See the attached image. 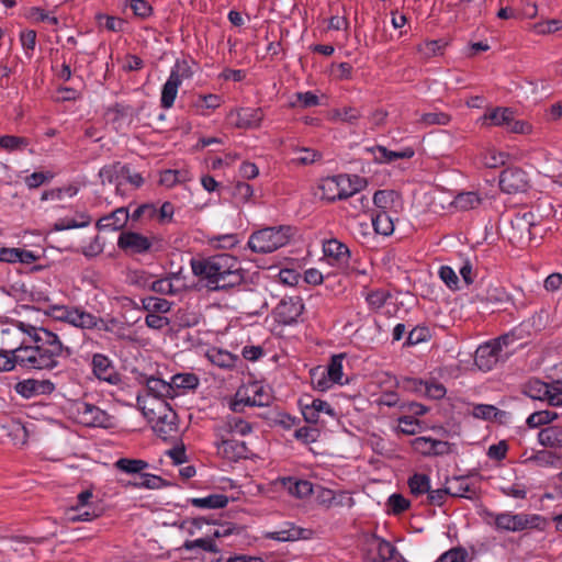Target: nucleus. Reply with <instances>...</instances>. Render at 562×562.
I'll list each match as a JSON object with an SVG mask.
<instances>
[{
	"label": "nucleus",
	"instance_id": "7",
	"mask_svg": "<svg viewBox=\"0 0 562 562\" xmlns=\"http://www.w3.org/2000/svg\"><path fill=\"white\" fill-rule=\"evenodd\" d=\"M217 448V456L229 461L237 462L241 459H248L250 450L245 441L228 438L227 435L222 434V430H215Z\"/></svg>",
	"mask_w": 562,
	"mask_h": 562
},
{
	"label": "nucleus",
	"instance_id": "22",
	"mask_svg": "<svg viewBox=\"0 0 562 562\" xmlns=\"http://www.w3.org/2000/svg\"><path fill=\"white\" fill-rule=\"evenodd\" d=\"M128 217L130 215L127 209L119 207L111 214L101 217L97 222V227L99 229L120 231L126 225Z\"/></svg>",
	"mask_w": 562,
	"mask_h": 562
},
{
	"label": "nucleus",
	"instance_id": "46",
	"mask_svg": "<svg viewBox=\"0 0 562 562\" xmlns=\"http://www.w3.org/2000/svg\"><path fill=\"white\" fill-rule=\"evenodd\" d=\"M91 223V216L87 213H79L74 218H60L54 224L55 231L86 227Z\"/></svg>",
	"mask_w": 562,
	"mask_h": 562
},
{
	"label": "nucleus",
	"instance_id": "30",
	"mask_svg": "<svg viewBox=\"0 0 562 562\" xmlns=\"http://www.w3.org/2000/svg\"><path fill=\"white\" fill-rule=\"evenodd\" d=\"M321 198L329 203L341 201L338 176L327 177L319 184Z\"/></svg>",
	"mask_w": 562,
	"mask_h": 562
},
{
	"label": "nucleus",
	"instance_id": "56",
	"mask_svg": "<svg viewBox=\"0 0 562 562\" xmlns=\"http://www.w3.org/2000/svg\"><path fill=\"white\" fill-rule=\"evenodd\" d=\"M171 383L175 386V391L177 389L192 390L198 386L199 379L193 373L176 374L172 376Z\"/></svg>",
	"mask_w": 562,
	"mask_h": 562
},
{
	"label": "nucleus",
	"instance_id": "12",
	"mask_svg": "<svg viewBox=\"0 0 562 562\" xmlns=\"http://www.w3.org/2000/svg\"><path fill=\"white\" fill-rule=\"evenodd\" d=\"M512 355V351L501 352L499 349L488 341L480 346L475 351L474 362L482 371H490L499 362L505 361Z\"/></svg>",
	"mask_w": 562,
	"mask_h": 562
},
{
	"label": "nucleus",
	"instance_id": "18",
	"mask_svg": "<svg viewBox=\"0 0 562 562\" xmlns=\"http://www.w3.org/2000/svg\"><path fill=\"white\" fill-rule=\"evenodd\" d=\"M450 496L463 497L468 499H475L479 497V486L475 483L470 482L468 476H456L448 481Z\"/></svg>",
	"mask_w": 562,
	"mask_h": 562
},
{
	"label": "nucleus",
	"instance_id": "52",
	"mask_svg": "<svg viewBox=\"0 0 562 562\" xmlns=\"http://www.w3.org/2000/svg\"><path fill=\"white\" fill-rule=\"evenodd\" d=\"M560 457L552 451L549 450H540L530 456L526 462L533 463L539 467H553Z\"/></svg>",
	"mask_w": 562,
	"mask_h": 562
},
{
	"label": "nucleus",
	"instance_id": "20",
	"mask_svg": "<svg viewBox=\"0 0 562 562\" xmlns=\"http://www.w3.org/2000/svg\"><path fill=\"white\" fill-rule=\"evenodd\" d=\"M342 201L340 209L348 218H357L370 210V200L366 195H353Z\"/></svg>",
	"mask_w": 562,
	"mask_h": 562
},
{
	"label": "nucleus",
	"instance_id": "28",
	"mask_svg": "<svg viewBox=\"0 0 562 562\" xmlns=\"http://www.w3.org/2000/svg\"><path fill=\"white\" fill-rule=\"evenodd\" d=\"M538 441L547 448H562V426H548L538 434Z\"/></svg>",
	"mask_w": 562,
	"mask_h": 562
},
{
	"label": "nucleus",
	"instance_id": "51",
	"mask_svg": "<svg viewBox=\"0 0 562 562\" xmlns=\"http://www.w3.org/2000/svg\"><path fill=\"white\" fill-rule=\"evenodd\" d=\"M79 188L76 184H69L63 188H54L50 190H46L42 193L41 200H61L64 196H74L78 193Z\"/></svg>",
	"mask_w": 562,
	"mask_h": 562
},
{
	"label": "nucleus",
	"instance_id": "36",
	"mask_svg": "<svg viewBox=\"0 0 562 562\" xmlns=\"http://www.w3.org/2000/svg\"><path fill=\"white\" fill-rule=\"evenodd\" d=\"M193 65H195V63L192 59H177L169 77L181 83L186 79H191L194 75Z\"/></svg>",
	"mask_w": 562,
	"mask_h": 562
},
{
	"label": "nucleus",
	"instance_id": "8",
	"mask_svg": "<svg viewBox=\"0 0 562 562\" xmlns=\"http://www.w3.org/2000/svg\"><path fill=\"white\" fill-rule=\"evenodd\" d=\"M499 188L508 194L525 192L529 188L527 172L520 167H509L499 175Z\"/></svg>",
	"mask_w": 562,
	"mask_h": 562
},
{
	"label": "nucleus",
	"instance_id": "11",
	"mask_svg": "<svg viewBox=\"0 0 562 562\" xmlns=\"http://www.w3.org/2000/svg\"><path fill=\"white\" fill-rule=\"evenodd\" d=\"M155 243L156 238H148L136 232H123L117 239L120 249L137 255L151 251Z\"/></svg>",
	"mask_w": 562,
	"mask_h": 562
},
{
	"label": "nucleus",
	"instance_id": "24",
	"mask_svg": "<svg viewBox=\"0 0 562 562\" xmlns=\"http://www.w3.org/2000/svg\"><path fill=\"white\" fill-rule=\"evenodd\" d=\"M149 394L157 398H173L178 396V392L175 391V386L170 382H166L162 379L150 376L146 382Z\"/></svg>",
	"mask_w": 562,
	"mask_h": 562
},
{
	"label": "nucleus",
	"instance_id": "50",
	"mask_svg": "<svg viewBox=\"0 0 562 562\" xmlns=\"http://www.w3.org/2000/svg\"><path fill=\"white\" fill-rule=\"evenodd\" d=\"M29 145L30 140L26 137L15 135L0 136V148L7 151L23 150Z\"/></svg>",
	"mask_w": 562,
	"mask_h": 562
},
{
	"label": "nucleus",
	"instance_id": "19",
	"mask_svg": "<svg viewBox=\"0 0 562 562\" xmlns=\"http://www.w3.org/2000/svg\"><path fill=\"white\" fill-rule=\"evenodd\" d=\"M325 257L333 260L331 265L346 266L350 259L348 246L336 238L328 239L323 244Z\"/></svg>",
	"mask_w": 562,
	"mask_h": 562
},
{
	"label": "nucleus",
	"instance_id": "5",
	"mask_svg": "<svg viewBox=\"0 0 562 562\" xmlns=\"http://www.w3.org/2000/svg\"><path fill=\"white\" fill-rule=\"evenodd\" d=\"M291 235V226L266 227L250 235L248 247L258 254L272 252L286 245Z\"/></svg>",
	"mask_w": 562,
	"mask_h": 562
},
{
	"label": "nucleus",
	"instance_id": "2",
	"mask_svg": "<svg viewBox=\"0 0 562 562\" xmlns=\"http://www.w3.org/2000/svg\"><path fill=\"white\" fill-rule=\"evenodd\" d=\"M192 271L206 281L211 291L235 288L244 282L245 276L240 262L228 254H220L203 260H193Z\"/></svg>",
	"mask_w": 562,
	"mask_h": 562
},
{
	"label": "nucleus",
	"instance_id": "16",
	"mask_svg": "<svg viewBox=\"0 0 562 562\" xmlns=\"http://www.w3.org/2000/svg\"><path fill=\"white\" fill-rule=\"evenodd\" d=\"M313 533L312 529L301 528L293 522H285L280 530L266 533V538L277 541H296L299 539H311Z\"/></svg>",
	"mask_w": 562,
	"mask_h": 562
},
{
	"label": "nucleus",
	"instance_id": "64",
	"mask_svg": "<svg viewBox=\"0 0 562 562\" xmlns=\"http://www.w3.org/2000/svg\"><path fill=\"white\" fill-rule=\"evenodd\" d=\"M467 558V550L462 547H458L442 553L436 562H465Z\"/></svg>",
	"mask_w": 562,
	"mask_h": 562
},
{
	"label": "nucleus",
	"instance_id": "15",
	"mask_svg": "<svg viewBox=\"0 0 562 562\" xmlns=\"http://www.w3.org/2000/svg\"><path fill=\"white\" fill-rule=\"evenodd\" d=\"M228 117L233 120L234 125L238 128H257L263 120V111L261 108H241L236 111H231Z\"/></svg>",
	"mask_w": 562,
	"mask_h": 562
},
{
	"label": "nucleus",
	"instance_id": "32",
	"mask_svg": "<svg viewBox=\"0 0 562 562\" xmlns=\"http://www.w3.org/2000/svg\"><path fill=\"white\" fill-rule=\"evenodd\" d=\"M553 386L544 383L540 380L529 381L525 385L524 393L532 400L547 401L549 403V396L552 394Z\"/></svg>",
	"mask_w": 562,
	"mask_h": 562
},
{
	"label": "nucleus",
	"instance_id": "49",
	"mask_svg": "<svg viewBox=\"0 0 562 562\" xmlns=\"http://www.w3.org/2000/svg\"><path fill=\"white\" fill-rule=\"evenodd\" d=\"M143 308L148 313H168L171 308V303L166 299L149 296L142 300Z\"/></svg>",
	"mask_w": 562,
	"mask_h": 562
},
{
	"label": "nucleus",
	"instance_id": "54",
	"mask_svg": "<svg viewBox=\"0 0 562 562\" xmlns=\"http://www.w3.org/2000/svg\"><path fill=\"white\" fill-rule=\"evenodd\" d=\"M397 431L403 435H415L422 429V423L414 416H401L397 419Z\"/></svg>",
	"mask_w": 562,
	"mask_h": 562
},
{
	"label": "nucleus",
	"instance_id": "23",
	"mask_svg": "<svg viewBox=\"0 0 562 562\" xmlns=\"http://www.w3.org/2000/svg\"><path fill=\"white\" fill-rule=\"evenodd\" d=\"M176 413L170 411L169 414H165L164 416H159L153 426L154 431L158 437L164 440L172 438L178 432V426L175 422Z\"/></svg>",
	"mask_w": 562,
	"mask_h": 562
},
{
	"label": "nucleus",
	"instance_id": "26",
	"mask_svg": "<svg viewBox=\"0 0 562 562\" xmlns=\"http://www.w3.org/2000/svg\"><path fill=\"white\" fill-rule=\"evenodd\" d=\"M222 103L218 94H198L191 102V108L195 114L205 115V110H215Z\"/></svg>",
	"mask_w": 562,
	"mask_h": 562
},
{
	"label": "nucleus",
	"instance_id": "31",
	"mask_svg": "<svg viewBox=\"0 0 562 562\" xmlns=\"http://www.w3.org/2000/svg\"><path fill=\"white\" fill-rule=\"evenodd\" d=\"M472 416L488 422H503L506 417V412L498 409L494 405L476 404L473 406Z\"/></svg>",
	"mask_w": 562,
	"mask_h": 562
},
{
	"label": "nucleus",
	"instance_id": "9",
	"mask_svg": "<svg viewBox=\"0 0 562 562\" xmlns=\"http://www.w3.org/2000/svg\"><path fill=\"white\" fill-rule=\"evenodd\" d=\"M77 418L80 424L87 427L110 428L113 426L111 415L89 403L78 404Z\"/></svg>",
	"mask_w": 562,
	"mask_h": 562
},
{
	"label": "nucleus",
	"instance_id": "41",
	"mask_svg": "<svg viewBox=\"0 0 562 562\" xmlns=\"http://www.w3.org/2000/svg\"><path fill=\"white\" fill-rule=\"evenodd\" d=\"M411 493L415 496H423L429 492L430 477L424 473H415L407 481Z\"/></svg>",
	"mask_w": 562,
	"mask_h": 562
},
{
	"label": "nucleus",
	"instance_id": "63",
	"mask_svg": "<svg viewBox=\"0 0 562 562\" xmlns=\"http://www.w3.org/2000/svg\"><path fill=\"white\" fill-rule=\"evenodd\" d=\"M390 297L389 292L384 290H374L367 294L366 301L373 310H380Z\"/></svg>",
	"mask_w": 562,
	"mask_h": 562
},
{
	"label": "nucleus",
	"instance_id": "35",
	"mask_svg": "<svg viewBox=\"0 0 562 562\" xmlns=\"http://www.w3.org/2000/svg\"><path fill=\"white\" fill-rule=\"evenodd\" d=\"M372 226L376 234L390 236L394 232V223L385 210L378 211L372 216Z\"/></svg>",
	"mask_w": 562,
	"mask_h": 562
},
{
	"label": "nucleus",
	"instance_id": "25",
	"mask_svg": "<svg viewBox=\"0 0 562 562\" xmlns=\"http://www.w3.org/2000/svg\"><path fill=\"white\" fill-rule=\"evenodd\" d=\"M215 430H222V434L233 435L238 434L240 436H246L252 430V426L237 416H227L224 424L218 426Z\"/></svg>",
	"mask_w": 562,
	"mask_h": 562
},
{
	"label": "nucleus",
	"instance_id": "60",
	"mask_svg": "<svg viewBox=\"0 0 562 562\" xmlns=\"http://www.w3.org/2000/svg\"><path fill=\"white\" fill-rule=\"evenodd\" d=\"M137 488H148V490H157L166 485V482L162 477L149 473H142L136 483Z\"/></svg>",
	"mask_w": 562,
	"mask_h": 562
},
{
	"label": "nucleus",
	"instance_id": "57",
	"mask_svg": "<svg viewBox=\"0 0 562 562\" xmlns=\"http://www.w3.org/2000/svg\"><path fill=\"white\" fill-rule=\"evenodd\" d=\"M311 376L314 387L319 391H326L334 384V381H331V379L327 375L325 369H313L311 371Z\"/></svg>",
	"mask_w": 562,
	"mask_h": 562
},
{
	"label": "nucleus",
	"instance_id": "21",
	"mask_svg": "<svg viewBox=\"0 0 562 562\" xmlns=\"http://www.w3.org/2000/svg\"><path fill=\"white\" fill-rule=\"evenodd\" d=\"M323 412L329 416H335L334 408L326 401L319 398H315L311 404L302 406L304 420L308 424H317L319 420V414Z\"/></svg>",
	"mask_w": 562,
	"mask_h": 562
},
{
	"label": "nucleus",
	"instance_id": "55",
	"mask_svg": "<svg viewBox=\"0 0 562 562\" xmlns=\"http://www.w3.org/2000/svg\"><path fill=\"white\" fill-rule=\"evenodd\" d=\"M345 355H334L330 358V361L327 366V369L325 371L327 372V375L334 381V383L342 384V360Z\"/></svg>",
	"mask_w": 562,
	"mask_h": 562
},
{
	"label": "nucleus",
	"instance_id": "59",
	"mask_svg": "<svg viewBox=\"0 0 562 562\" xmlns=\"http://www.w3.org/2000/svg\"><path fill=\"white\" fill-rule=\"evenodd\" d=\"M446 46V43H442V41H427L420 45H418V52L425 57V58H431L437 55H441L442 50Z\"/></svg>",
	"mask_w": 562,
	"mask_h": 562
},
{
	"label": "nucleus",
	"instance_id": "10",
	"mask_svg": "<svg viewBox=\"0 0 562 562\" xmlns=\"http://www.w3.org/2000/svg\"><path fill=\"white\" fill-rule=\"evenodd\" d=\"M14 391L21 397L31 400L41 395H50L55 392L56 385L49 379H24L14 384Z\"/></svg>",
	"mask_w": 562,
	"mask_h": 562
},
{
	"label": "nucleus",
	"instance_id": "48",
	"mask_svg": "<svg viewBox=\"0 0 562 562\" xmlns=\"http://www.w3.org/2000/svg\"><path fill=\"white\" fill-rule=\"evenodd\" d=\"M558 418V414L553 411H538L529 415L526 424L529 428H538L553 422Z\"/></svg>",
	"mask_w": 562,
	"mask_h": 562
},
{
	"label": "nucleus",
	"instance_id": "29",
	"mask_svg": "<svg viewBox=\"0 0 562 562\" xmlns=\"http://www.w3.org/2000/svg\"><path fill=\"white\" fill-rule=\"evenodd\" d=\"M229 499L228 496L224 494H211L205 497H195L189 499V503L198 508H207V509H220L227 506Z\"/></svg>",
	"mask_w": 562,
	"mask_h": 562
},
{
	"label": "nucleus",
	"instance_id": "61",
	"mask_svg": "<svg viewBox=\"0 0 562 562\" xmlns=\"http://www.w3.org/2000/svg\"><path fill=\"white\" fill-rule=\"evenodd\" d=\"M316 499H317L319 505H323V506H326V507H330L333 505H339V506L344 505L341 499L336 501L337 497H336V494H335V492L333 490L326 488V487H322V486H318V488H317Z\"/></svg>",
	"mask_w": 562,
	"mask_h": 562
},
{
	"label": "nucleus",
	"instance_id": "6",
	"mask_svg": "<svg viewBox=\"0 0 562 562\" xmlns=\"http://www.w3.org/2000/svg\"><path fill=\"white\" fill-rule=\"evenodd\" d=\"M363 551L366 560L369 562L398 561L397 555L401 560H404V558L398 554L395 546L375 533L364 536Z\"/></svg>",
	"mask_w": 562,
	"mask_h": 562
},
{
	"label": "nucleus",
	"instance_id": "17",
	"mask_svg": "<svg viewBox=\"0 0 562 562\" xmlns=\"http://www.w3.org/2000/svg\"><path fill=\"white\" fill-rule=\"evenodd\" d=\"M16 367L30 370L29 361L23 353L22 345L11 350L0 349V372H9L14 370Z\"/></svg>",
	"mask_w": 562,
	"mask_h": 562
},
{
	"label": "nucleus",
	"instance_id": "43",
	"mask_svg": "<svg viewBox=\"0 0 562 562\" xmlns=\"http://www.w3.org/2000/svg\"><path fill=\"white\" fill-rule=\"evenodd\" d=\"M376 151L380 154V156L376 157V159L380 162H392L397 159H409L415 155L414 149L411 147H406L403 150L395 151L390 150L384 146H376Z\"/></svg>",
	"mask_w": 562,
	"mask_h": 562
},
{
	"label": "nucleus",
	"instance_id": "42",
	"mask_svg": "<svg viewBox=\"0 0 562 562\" xmlns=\"http://www.w3.org/2000/svg\"><path fill=\"white\" fill-rule=\"evenodd\" d=\"M513 115L514 111L509 108H495L484 115V120L488 121V125L506 127Z\"/></svg>",
	"mask_w": 562,
	"mask_h": 562
},
{
	"label": "nucleus",
	"instance_id": "40",
	"mask_svg": "<svg viewBox=\"0 0 562 562\" xmlns=\"http://www.w3.org/2000/svg\"><path fill=\"white\" fill-rule=\"evenodd\" d=\"M508 157L507 153L498 151L495 148H486L481 153L480 160L486 168H498L505 165Z\"/></svg>",
	"mask_w": 562,
	"mask_h": 562
},
{
	"label": "nucleus",
	"instance_id": "14",
	"mask_svg": "<svg viewBox=\"0 0 562 562\" xmlns=\"http://www.w3.org/2000/svg\"><path fill=\"white\" fill-rule=\"evenodd\" d=\"M94 376L109 384L116 385L121 382V374L115 369L112 360L103 353H94L91 360Z\"/></svg>",
	"mask_w": 562,
	"mask_h": 562
},
{
	"label": "nucleus",
	"instance_id": "33",
	"mask_svg": "<svg viewBox=\"0 0 562 562\" xmlns=\"http://www.w3.org/2000/svg\"><path fill=\"white\" fill-rule=\"evenodd\" d=\"M289 493L297 498H304L314 493L313 484L307 480H295L286 477L284 480Z\"/></svg>",
	"mask_w": 562,
	"mask_h": 562
},
{
	"label": "nucleus",
	"instance_id": "45",
	"mask_svg": "<svg viewBox=\"0 0 562 562\" xmlns=\"http://www.w3.org/2000/svg\"><path fill=\"white\" fill-rule=\"evenodd\" d=\"M476 297L482 302L505 303L508 301L506 290L499 284H488L484 294H477Z\"/></svg>",
	"mask_w": 562,
	"mask_h": 562
},
{
	"label": "nucleus",
	"instance_id": "38",
	"mask_svg": "<svg viewBox=\"0 0 562 562\" xmlns=\"http://www.w3.org/2000/svg\"><path fill=\"white\" fill-rule=\"evenodd\" d=\"M526 331L522 326L515 327L509 333L499 336L496 339L491 340L494 346H496L501 352L509 351L508 347L513 345L515 341L522 340L526 337Z\"/></svg>",
	"mask_w": 562,
	"mask_h": 562
},
{
	"label": "nucleus",
	"instance_id": "3",
	"mask_svg": "<svg viewBox=\"0 0 562 562\" xmlns=\"http://www.w3.org/2000/svg\"><path fill=\"white\" fill-rule=\"evenodd\" d=\"M483 518L486 524L494 526L498 531L519 532L527 529H537L543 531L547 528L548 520L538 514H525L491 510L483 512Z\"/></svg>",
	"mask_w": 562,
	"mask_h": 562
},
{
	"label": "nucleus",
	"instance_id": "58",
	"mask_svg": "<svg viewBox=\"0 0 562 562\" xmlns=\"http://www.w3.org/2000/svg\"><path fill=\"white\" fill-rule=\"evenodd\" d=\"M449 496H450V491H449L448 486L443 487V488H437V490L429 488V492H427V494H426V501L423 503L426 505H431V506H442L447 502V498Z\"/></svg>",
	"mask_w": 562,
	"mask_h": 562
},
{
	"label": "nucleus",
	"instance_id": "62",
	"mask_svg": "<svg viewBox=\"0 0 562 562\" xmlns=\"http://www.w3.org/2000/svg\"><path fill=\"white\" fill-rule=\"evenodd\" d=\"M119 169H121L120 161L103 166L99 171L101 182L104 184L105 182L113 183L116 181L120 178Z\"/></svg>",
	"mask_w": 562,
	"mask_h": 562
},
{
	"label": "nucleus",
	"instance_id": "1",
	"mask_svg": "<svg viewBox=\"0 0 562 562\" xmlns=\"http://www.w3.org/2000/svg\"><path fill=\"white\" fill-rule=\"evenodd\" d=\"M20 327L32 341V345L21 344L30 370H53L59 364L60 358L71 356V349L54 331L24 323Z\"/></svg>",
	"mask_w": 562,
	"mask_h": 562
},
{
	"label": "nucleus",
	"instance_id": "4",
	"mask_svg": "<svg viewBox=\"0 0 562 562\" xmlns=\"http://www.w3.org/2000/svg\"><path fill=\"white\" fill-rule=\"evenodd\" d=\"M539 218L533 210L517 212L509 221L508 240L516 247L529 245L538 235Z\"/></svg>",
	"mask_w": 562,
	"mask_h": 562
},
{
	"label": "nucleus",
	"instance_id": "34",
	"mask_svg": "<svg viewBox=\"0 0 562 562\" xmlns=\"http://www.w3.org/2000/svg\"><path fill=\"white\" fill-rule=\"evenodd\" d=\"M250 391L252 394L245 395V402L248 406L263 407L270 405L272 396L262 385L255 383L251 385Z\"/></svg>",
	"mask_w": 562,
	"mask_h": 562
},
{
	"label": "nucleus",
	"instance_id": "39",
	"mask_svg": "<svg viewBox=\"0 0 562 562\" xmlns=\"http://www.w3.org/2000/svg\"><path fill=\"white\" fill-rule=\"evenodd\" d=\"M181 86L180 81H177L172 79L171 77H168L167 81L162 86L161 89V97H160V105L164 109H170L178 94V89Z\"/></svg>",
	"mask_w": 562,
	"mask_h": 562
},
{
	"label": "nucleus",
	"instance_id": "27",
	"mask_svg": "<svg viewBox=\"0 0 562 562\" xmlns=\"http://www.w3.org/2000/svg\"><path fill=\"white\" fill-rule=\"evenodd\" d=\"M206 358L222 369H232L236 366L238 357L227 350L211 348L206 351Z\"/></svg>",
	"mask_w": 562,
	"mask_h": 562
},
{
	"label": "nucleus",
	"instance_id": "47",
	"mask_svg": "<svg viewBox=\"0 0 562 562\" xmlns=\"http://www.w3.org/2000/svg\"><path fill=\"white\" fill-rule=\"evenodd\" d=\"M482 203V199L476 192H462L459 193L453 201L457 209L461 211H469L477 207Z\"/></svg>",
	"mask_w": 562,
	"mask_h": 562
},
{
	"label": "nucleus",
	"instance_id": "44",
	"mask_svg": "<svg viewBox=\"0 0 562 562\" xmlns=\"http://www.w3.org/2000/svg\"><path fill=\"white\" fill-rule=\"evenodd\" d=\"M114 465L117 470L127 474H142L148 468V462L140 459L121 458Z\"/></svg>",
	"mask_w": 562,
	"mask_h": 562
},
{
	"label": "nucleus",
	"instance_id": "13",
	"mask_svg": "<svg viewBox=\"0 0 562 562\" xmlns=\"http://www.w3.org/2000/svg\"><path fill=\"white\" fill-rule=\"evenodd\" d=\"M304 305L299 296L284 297L276 306L273 314L276 321L283 325H291L297 321L303 313Z\"/></svg>",
	"mask_w": 562,
	"mask_h": 562
},
{
	"label": "nucleus",
	"instance_id": "37",
	"mask_svg": "<svg viewBox=\"0 0 562 562\" xmlns=\"http://www.w3.org/2000/svg\"><path fill=\"white\" fill-rule=\"evenodd\" d=\"M68 323L83 329H93L95 316L78 307H71L68 316Z\"/></svg>",
	"mask_w": 562,
	"mask_h": 562
},
{
	"label": "nucleus",
	"instance_id": "53",
	"mask_svg": "<svg viewBox=\"0 0 562 562\" xmlns=\"http://www.w3.org/2000/svg\"><path fill=\"white\" fill-rule=\"evenodd\" d=\"M194 548H200L211 553H217L220 551L213 537L200 538L195 540H186L184 543L182 544V549L188 551H191Z\"/></svg>",
	"mask_w": 562,
	"mask_h": 562
}]
</instances>
